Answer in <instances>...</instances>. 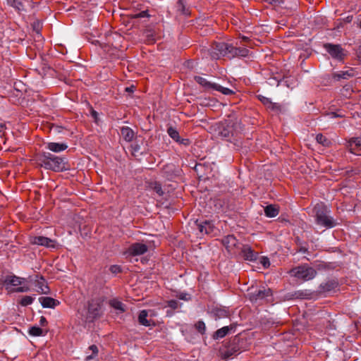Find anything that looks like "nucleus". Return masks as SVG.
<instances>
[{"label":"nucleus","instance_id":"1","mask_svg":"<svg viewBox=\"0 0 361 361\" xmlns=\"http://www.w3.org/2000/svg\"><path fill=\"white\" fill-rule=\"evenodd\" d=\"M36 160L39 166L47 170L61 172L70 169L66 158L56 156L49 152L39 153Z\"/></svg>","mask_w":361,"mask_h":361},{"label":"nucleus","instance_id":"2","mask_svg":"<svg viewBox=\"0 0 361 361\" xmlns=\"http://www.w3.org/2000/svg\"><path fill=\"white\" fill-rule=\"evenodd\" d=\"M290 274L302 281H309L312 279L316 274V271L308 264H304L293 268Z\"/></svg>","mask_w":361,"mask_h":361},{"label":"nucleus","instance_id":"3","mask_svg":"<svg viewBox=\"0 0 361 361\" xmlns=\"http://www.w3.org/2000/svg\"><path fill=\"white\" fill-rule=\"evenodd\" d=\"M194 80L196 82L204 87L205 90H214L221 92L225 95H231L235 93L232 90L227 87H224L216 83L209 82L201 76H195Z\"/></svg>","mask_w":361,"mask_h":361},{"label":"nucleus","instance_id":"4","mask_svg":"<svg viewBox=\"0 0 361 361\" xmlns=\"http://www.w3.org/2000/svg\"><path fill=\"white\" fill-rule=\"evenodd\" d=\"M325 51L333 58L338 62H343L344 58L346 56V51L342 48L340 44H335L331 43H326L324 44Z\"/></svg>","mask_w":361,"mask_h":361},{"label":"nucleus","instance_id":"5","mask_svg":"<svg viewBox=\"0 0 361 361\" xmlns=\"http://www.w3.org/2000/svg\"><path fill=\"white\" fill-rule=\"evenodd\" d=\"M100 305L97 302H89L87 310H84L85 314L81 313L82 319L85 323L93 322L95 319L100 317Z\"/></svg>","mask_w":361,"mask_h":361},{"label":"nucleus","instance_id":"6","mask_svg":"<svg viewBox=\"0 0 361 361\" xmlns=\"http://www.w3.org/2000/svg\"><path fill=\"white\" fill-rule=\"evenodd\" d=\"M338 286L339 283L337 278L328 279L317 288V295H323L324 296H326L328 294L334 293Z\"/></svg>","mask_w":361,"mask_h":361},{"label":"nucleus","instance_id":"7","mask_svg":"<svg viewBox=\"0 0 361 361\" xmlns=\"http://www.w3.org/2000/svg\"><path fill=\"white\" fill-rule=\"evenodd\" d=\"M249 300L252 303H257L263 300H266L268 297L272 295V290L270 288L262 286L258 290L248 293Z\"/></svg>","mask_w":361,"mask_h":361},{"label":"nucleus","instance_id":"8","mask_svg":"<svg viewBox=\"0 0 361 361\" xmlns=\"http://www.w3.org/2000/svg\"><path fill=\"white\" fill-rule=\"evenodd\" d=\"M235 123L231 120L221 122L219 127V135L226 140H230L235 134Z\"/></svg>","mask_w":361,"mask_h":361},{"label":"nucleus","instance_id":"9","mask_svg":"<svg viewBox=\"0 0 361 361\" xmlns=\"http://www.w3.org/2000/svg\"><path fill=\"white\" fill-rule=\"evenodd\" d=\"M181 170L173 164H167L161 170V175L168 180H173L180 176Z\"/></svg>","mask_w":361,"mask_h":361},{"label":"nucleus","instance_id":"10","mask_svg":"<svg viewBox=\"0 0 361 361\" xmlns=\"http://www.w3.org/2000/svg\"><path fill=\"white\" fill-rule=\"evenodd\" d=\"M226 50H228V44L225 42H214L209 49L212 58L217 59L221 56H226Z\"/></svg>","mask_w":361,"mask_h":361},{"label":"nucleus","instance_id":"11","mask_svg":"<svg viewBox=\"0 0 361 361\" xmlns=\"http://www.w3.org/2000/svg\"><path fill=\"white\" fill-rule=\"evenodd\" d=\"M148 251V246L142 243H135L131 244L126 251V254L129 256H139L144 255Z\"/></svg>","mask_w":361,"mask_h":361},{"label":"nucleus","instance_id":"12","mask_svg":"<svg viewBox=\"0 0 361 361\" xmlns=\"http://www.w3.org/2000/svg\"><path fill=\"white\" fill-rule=\"evenodd\" d=\"M317 226H322L326 228H331L336 226V222L332 216L329 214H319L317 209Z\"/></svg>","mask_w":361,"mask_h":361},{"label":"nucleus","instance_id":"13","mask_svg":"<svg viewBox=\"0 0 361 361\" xmlns=\"http://www.w3.org/2000/svg\"><path fill=\"white\" fill-rule=\"evenodd\" d=\"M228 343L232 349L235 350L238 353H240L246 348V340L238 335L234 336Z\"/></svg>","mask_w":361,"mask_h":361},{"label":"nucleus","instance_id":"14","mask_svg":"<svg viewBox=\"0 0 361 361\" xmlns=\"http://www.w3.org/2000/svg\"><path fill=\"white\" fill-rule=\"evenodd\" d=\"M240 255L245 260L254 262L257 260L258 253L255 252L248 245H242L240 247Z\"/></svg>","mask_w":361,"mask_h":361},{"label":"nucleus","instance_id":"15","mask_svg":"<svg viewBox=\"0 0 361 361\" xmlns=\"http://www.w3.org/2000/svg\"><path fill=\"white\" fill-rule=\"evenodd\" d=\"M238 354L235 350H233L229 343L227 342L220 347L219 350V355L222 360H228L232 356Z\"/></svg>","mask_w":361,"mask_h":361},{"label":"nucleus","instance_id":"16","mask_svg":"<svg viewBox=\"0 0 361 361\" xmlns=\"http://www.w3.org/2000/svg\"><path fill=\"white\" fill-rule=\"evenodd\" d=\"M235 329V324H231L230 326H224L218 330H216L212 335V338L214 340H218L219 338H223L226 336H227L232 331H234Z\"/></svg>","mask_w":361,"mask_h":361},{"label":"nucleus","instance_id":"17","mask_svg":"<svg viewBox=\"0 0 361 361\" xmlns=\"http://www.w3.org/2000/svg\"><path fill=\"white\" fill-rule=\"evenodd\" d=\"M221 243L228 250H231L234 247H240L238 240L233 235H228L224 237Z\"/></svg>","mask_w":361,"mask_h":361},{"label":"nucleus","instance_id":"18","mask_svg":"<svg viewBox=\"0 0 361 361\" xmlns=\"http://www.w3.org/2000/svg\"><path fill=\"white\" fill-rule=\"evenodd\" d=\"M30 242L33 245H42L47 247H54V240L51 239L44 237V236H35L30 240Z\"/></svg>","mask_w":361,"mask_h":361},{"label":"nucleus","instance_id":"19","mask_svg":"<svg viewBox=\"0 0 361 361\" xmlns=\"http://www.w3.org/2000/svg\"><path fill=\"white\" fill-rule=\"evenodd\" d=\"M25 281V279L13 276H6L3 281L4 285L6 286V289L9 288L8 286H17L21 285Z\"/></svg>","mask_w":361,"mask_h":361},{"label":"nucleus","instance_id":"20","mask_svg":"<svg viewBox=\"0 0 361 361\" xmlns=\"http://www.w3.org/2000/svg\"><path fill=\"white\" fill-rule=\"evenodd\" d=\"M35 281L36 286L38 288V292L42 294H48L49 293V288L47 284H44L45 279L42 276L36 275Z\"/></svg>","mask_w":361,"mask_h":361},{"label":"nucleus","instance_id":"21","mask_svg":"<svg viewBox=\"0 0 361 361\" xmlns=\"http://www.w3.org/2000/svg\"><path fill=\"white\" fill-rule=\"evenodd\" d=\"M39 300L44 308H54L60 302L51 297H40Z\"/></svg>","mask_w":361,"mask_h":361},{"label":"nucleus","instance_id":"22","mask_svg":"<svg viewBox=\"0 0 361 361\" xmlns=\"http://www.w3.org/2000/svg\"><path fill=\"white\" fill-rule=\"evenodd\" d=\"M198 230L202 233L210 234L214 231V224L207 220H205L197 225Z\"/></svg>","mask_w":361,"mask_h":361},{"label":"nucleus","instance_id":"23","mask_svg":"<svg viewBox=\"0 0 361 361\" xmlns=\"http://www.w3.org/2000/svg\"><path fill=\"white\" fill-rule=\"evenodd\" d=\"M47 148L51 152L58 153L66 150L68 148V145L66 143L51 142L47 144Z\"/></svg>","mask_w":361,"mask_h":361},{"label":"nucleus","instance_id":"24","mask_svg":"<svg viewBox=\"0 0 361 361\" xmlns=\"http://www.w3.org/2000/svg\"><path fill=\"white\" fill-rule=\"evenodd\" d=\"M353 76L354 73L353 68L347 71H339L334 74V78L337 80H340L341 79L348 80Z\"/></svg>","mask_w":361,"mask_h":361},{"label":"nucleus","instance_id":"25","mask_svg":"<svg viewBox=\"0 0 361 361\" xmlns=\"http://www.w3.org/2000/svg\"><path fill=\"white\" fill-rule=\"evenodd\" d=\"M332 141L331 139L321 133H317V153H323V150L320 151L319 149V145H321L323 147H329Z\"/></svg>","mask_w":361,"mask_h":361},{"label":"nucleus","instance_id":"26","mask_svg":"<svg viewBox=\"0 0 361 361\" xmlns=\"http://www.w3.org/2000/svg\"><path fill=\"white\" fill-rule=\"evenodd\" d=\"M121 134L126 142H131L135 135L133 130L128 126L121 128Z\"/></svg>","mask_w":361,"mask_h":361},{"label":"nucleus","instance_id":"27","mask_svg":"<svg viewBox=\"0 0 361 361\" xmlns=\"http://www.w3.org/2000/svg\"><path fill=\"white\" fill-rule=\"evenodd\" d=\"M148 317V311L146 310H141L138 315V322L145 326H151L152 320L147 319Z\"/></svg>","mask_w":361,"mask_h":361},{"label":"nucleus","instance_id":"28","mask_svg":"<svg viewBox=\"0 0 361 361\" xmlns=\"http://www.w3.org/2000/svg\"><path fill=\"white\" fill-rule=\"evenodd\" d=\"M279 209L276 205L269 204L264 207L265 215L268 217H275L279 214Z\"/></svg>","mask_w":361,"mask_h":361},{"label":"nucleus","instance_id":"29","mask_svg":"<svg viewBox=\"0 0 361 361\" xmlns=\"http://www.w3.org/2000/svg\"><path fill=\"white\" fill-rule=\"evenodd\" d=\"M355 147H361V137H352L348 142L347 148L348 150H355Z\"/></svg>","mask_w":361,"mask_h":361},{"label":"nucleus","instance_id":"30","mask_svg":"<svg viewBox=\"0 0 361 361\" xmlns=\"http://www.w3.org/2000/svg\"><path fill=\"white\" fill-rule=\"evenodd\" d=\"M212 313L214 314L215 319H221L225 318L228 316V312L224 308L221 307H215L212 310Z\"/></svg>","mask_w":361,"mask_h":361},{"label":"nucleus","instance_id":"31","mask_svg":"<svg viewBox=\"0 0 361 361\" xmlns=\"http://www.w3.org/2000/svg\"><path fill=\"white\" fill-rule=\"evenodd\" d=\"M109 303L111 307L118 310L120 312H124L126 311L124 304L117 299L110 300Z\"/></svg>","mask_w":361,"mask_h":361},{"label":"nucleus","instance_id":"32","mask_svg":"<svg viewBox=\"0 0 361 361\" xmlns=\"http://www.w3.org/2000/svg\"><path fill=\"white\" fill-rule=\"evenodd\" d=\"M132 154L135 157L137 155H142L145 154V152L141 151V146L138 143V140L136 139L135 142L131 145Z\"/></svg>","mask_w":361,"mask_h":361},{"label":"nucleus","instance_id":"33","mask_svg":"<svg viewBox=\"0 0 361 361\" xmlns=\"http://www.w3.org/2000/svg\"><path fill=\"white\" fill-rule=\"evenodd\" d=\"M7 4L14 8L15 9L20 11L24 10V6L20 0H6Z\"/></svg>","mask_w":361,"mask_h":361},{"label":"nucleus","instance_id":"34","mask_svg":"<svg viewBox=\"0 0 361 361\" xmlns=\"http://www.w3.org/2000/svg\"><path fill=\"white\" fill-rule=\"evenodd\" d=\"M237 47H233L232 44H228V50H226V56L231 59L237 57Z\"/></svg>","mask_w":361,"mask_h":361},{"label":"nucleus","instance_id":"35","mask_svg":"<svg viewBox=\"0 0 361 361\" xmlns=\"http://www.w3.org/2000/svg\"><path fill=\"white\" fill-rule=\"evenodd\" d=\"M28 333L30 336H43V330L36 326H31L29 329Z\"/></svg>","mask_w":361,"mask_h":361},{"label":"nucleus","instance_id":"36","mask_svg":"<svg viewBox=\"0 0 361 361\" xmlns=\"http://www.w3.org/2000/svg\"><path fill=\"white\" fill-rule=\"evenodd\" d=\"M177 10L182 14H188L189 13L188 9L186 8L184 0H178L176 4Z\"/></svg>","mask_w":361,"mask_h":361},{"label":"nucleus","instance_id":"37","mask_svg":"<svg viewBox=\"0 0 361 361\" xmlns=\"http://www.w3.org/2000/svg\"><path fill=\"white\" fill-rule=\"evenodd\" d=\"M167 133L176 142L180 138L179 133L176 130V128L171 126L167 129Z\"/></svg>","mask_w":361,"mask_h":361},{"label":"nucleus","instance_id":"38","mask_svg":"<svg viewBox=\"0 0 361 361\" xmlns=\"http://www.w3.org/2000/svg\"><path fill=\"white\" fill-rule=\"evenodd\" d=\"M152 188L155 191L159 196H162L164 195V191L162 190L161 185L159 182H154L152 183Z\"/></svg>","mask_w":361,"mask_h":361},{"label":"nucleus","instance_id":"39","mask_svg":"<svg viewBox=\"0 0 361 361\" xmlns=\"http://www.w3.org/2000/svg\"><path fill=\"white\" fill-rule=\"evenodd\" d=\"M195 329L197 330L198 332H200L201 334H204L205 333L206 330V326L203 321H198L195 324Z\"/></svg>","mask_w":361,"mask_h":361},{"label":"nucleus","instance_id":"40","mask_svg":"<svg viewBox=\"0 0 361 361\" xmlns=\"http://www.w3.org/2000/svg\"><path fill=\"white\" fill-rule=\"evenodd\" d=\"M249 49L244 47H237L238 57H247L249 55Z\"/></svg>","mask_w":361,"mask_h":361},{"label":"nucleus","instance_id":"41","mask_svg":"<svg viewBox=\"0 0 361 361\" xmlns=\"http://www.w3.org/2000/svg\"><path fill=\"white\" fill-rule=\"evenodd\" d=\"M34 298L32 296L26 295L22 298L20 304L22 306H27L32 303Z\"/></svg>","mask_w":361,"mask_h":361},{"label":"nucleus","instance_id":"42","mask_svg":"<svg viewBox=\"0 0 361 361\" xmlns=\"http://www.w3.org/2000/svg\"><path fill=\"white\" fill-rule=\"evenodd\" d=\"M89 349L92 352V355L86 357L85 360L88 361L94 357L98 354V348L96 345H92L89 347Z\"/></svg>","mask_w":361,"mask_h":361},{"label":"nucleus","instance_id":"43","mask_svg":"<svg viewBox=\"0 0 361 361\" xmlns=\"http://www.w3.org/2000/svg\"><path fill=\"white\" fill-rule=\"evenodd\" d=\"M109 271H111V273H112L113 274H118V273H121L122 272V268L121 266L119 265H117V264H114V265H111L110 267H109Z\"/></svg>","mask_w":361,"mask_h":361},{"label":"nucleus","instance_id":"44","mask_svg":"<svg viewBox=\"0 0 361 361\" xmlns=\"http://www.w3.org/2000/svg\"><path fill=\"white\" fill-rule=\"evenodd\" d=\"M306 210L309 216L314 218L316 217V205H311L310 207H307Z\"/></svg>","mask_w":361,"mask_h":361},{"label":"nucleus","instance_id":"45","mask_svg":"<svg viewBox=\"0 0 361 361\" xmlns=\"http://www.w3.org/2000/svg\"><path fill=\"white\" fill-rule=\"evenodd\" d=\"M258 99L262 102L263 104L266 105L267 106L268 105H272L271 100L264 96L259 95Z\"/></svg>","mask_w":361,"mask_h":361},{"label":"nucleus","instance_id":"46","mask_svg":"<svg viewBox=\"0 0 361 361\" xmlns=\"http://www.w3.org/2000/svg\"><path fill=\"white\" fill-rule=\"evenodd\" d=\"M168 307H171L173 310H176L178 307V301L176 300H171L167 302Z\"/></svg>","mask_w":361,"mask_h":361},{"label":"nucleus","instance_id":"47","mask_svg":"<svg viewBox=\"0 0 361 361\" xmlns=\"http://www.w3.org/2000/svg\"><path fill=\"white\" fill-rule=\"evenodd\" d=\"M147 16H149L147 11H141L138 13H136L135 15H132L131 18H145V17H147Z\"/></svg>","mask_w":361,"mask_h":361},{"label":"nucleus","instance_id":"48","mask_svg":"<svg viewBox=\"0 0 361 361\" xmlns=\"http://www.w3.org/2000/svg\"><path fill=\"white\" fill-rule=\"evenodd\" d=\"M340 116H341L335 112H329L326 115H324L323 117H324V118L334 119V118H336L340 117Z\"/></svg>","mask_w":361,"mask_h":361},{"label":"nucleus","instance_id":"49","mask_svg":"<svg viewBox=\"0 0 361 361\" xmlns=\"http://www.w3.org/2000/svg\"><path fill=\"white\" fill-rule=\"evenodd\" d=\"M177 142L184 145V146H188L191 142L189 139L188 138H181L180 137V138L178 139V140L176 141Z\"/></svg>","mask_w":361,"mask_h":361},{"label":"nucleus","instance_id":"50","mask_svg":"<svg viewBox=\"0 0 361 361\" xmlns=\"http://www.w3.org/2000/svg\"><path fill=\"white\" fill-rule=\"evenodd\" d=\"M63 130H64V128L63 127L59 126H53L51 128V131L54 133H61Z\"/></svg>","mask_w":361,"mask_h":361},{"label":"nucleus","instance_id":"51","mask_svg":"<svg viewBox=\"0 0 361 361\" xmlns=\"http://www.w3.org/2000/svg\"><path fill=\"white\" fill-rule=\"evenodd\" d=\"M146 37H147V40L149 43H154L155 42V38H154L153 34L150 33L149 31L147 32Z\"/></svg>","mask_w":361,"mask_h":361},{"label":"nucleus","instance_id":"52","mask_svg":"<svg viewBox=\"0 0 361 361\" xmlns=\"http://www.w3.org/2000/svg\"><path fill=\"white\" fill-rule=\"evenodd\" d=\"M294 295L297 298L303 299V298H306L307 297L308 294L303 293L302 291H298V292L295 293Z\"/></svg>","mask_w":361,"mask_h":361},{"label":"nucleus","instance_id":"53","mask_svg":"<svg viewBox=\"0 0 361 361\" xmlns=\"http://www.w3.org/2000/svg\"><path fill=\"white\" fill-rule=\"evenodd\" d=\"M90 114H91L92 117L94 119V121L96 123H97L98 119H99V118H98V116H99L98 113L95 110H94L92 108H91V109H90Z\"/></svg>","mask_w":361,"mask_h":361},{"label":"nucleus","instance_id":"54","mask_svg":"<svg viewBox=\"0 0 361 361\" xmlns=\"http://www.w3.org/2000/svg\"><path fill=\"white\" fill-rule=\"evenodd\" d=\"M351 154L356 156H361V147H355V150H348Z\"/></svg>","mask_w":361,"mask_h":361},{"label":"nucleus","instance_id":"55","mask_svg":"<svg viewBox=\"0 0 361 361\" xmlns=\"http://www.w3.org/2000/svg\"><path fill=\"white\" fill-rule=\"evenodd\" d=\"M264 267H268L270 265L269 259L267 257H263L261 260Z\"/></svg>","mask_w":361,"mask_h":361},{"label":"nucleus","instance_id":"56","mask_svg":"<svg viewBox=\"0 0 361 361\" xmlns=\"http://www.w3.org/2000/svg\"><path fill=\"white\" fill-rule=\"evenodd\" d=\"M28 290V288L25 286H20L14 290L15 292L18 293H23L27 292Z\"/></svg>","mask_w":361,"mask_h":361},{"label":"nucleus","instance_id":"57","mask_svg":"<svg viewBox=\"0 0 361 361\" xmlns=\"http://www.w3.org/2000/svg\"><path fill=\"white\" fill-rule=\"evenodd\" d=\"M269 4L273 5H279L283 2V0H266Z\"/></svg>","mask_w":361,"mask_h":361},{"label":"nucleus","instance_id":"58","mask_svg":"<svg viewBox=\"0 0 361 361\" xmlns=\"http://www.w3.org/2000/svg\"><path fill=\"white\" fill-rule=\"evenodd\" d=\"M47 323L48 322L47 321V319L44 316H42L39 319L40 326H45L47 324Z\"/></svg>","mask_w":361,"mask_h":361},{"label":"nucleus","instance_id":"59","mask_svg":"<svg viewBox=\"0 0 361 361\" xmlns=\"http://www.w3.org/2000/svg\"><path fill=\"white\" fill-rule=\"evenodd\" d=\"M353 20V16L352 15H348L346 17H344L343 18V20L345 22V23H349L352 21Z\"/></svg>","mask_w":361,"mask_h":361},{"label":"nucleus","instance_id":"60","mask_svg":"<svg viewBox=\"0 0 361 361\" xmlns=\"http://www.w3.org/2000/svg\"><path fill=\"white\" fill-rule=\"evenodd\" d=\"M188 294L186 293H180L178 297L179 299L180 300H188Z\"/></svg>","mask_w":361,"mask_h":361},{"label":"nucleus","instance_id":"61","mask_svg":"<svg viewBox=\"0 0 361 361\" xmlns=\"http://www.w3.org/2000/svg\"><path fill=\"white\" fill-rule=\"evenodd\" d=\"M135 90V86L131 85L130 87H127L125 88V91L127 92H133Z\"/></svg>","mask_w":361,"mask_h":361},{"label":"nucleus","instance_id":"62","mask_svg":"<svg viewBox=\"0 0 361 361\" xmlns=\"http://www.w3.org/2000/svg\"><path fill=\"white\" fill-rule=\"evenodd\" d=\"M357 56L358 59L361 61V44L358 47L357 50Z\"/></svg>","mask_w":361,"mask_h":361},{"label":"nucleus","instance_id":"63","mask_svg":"<svg viewBox=\"0 0 361 361\" xmlns=\"http://www.w3.org/2000/svg\"><path fill=\"white\" fill-rule=\"evenodd\" d=\"M267 107L269 109H271L272 110H275V109H278V107L276 106V104L274 103H272V105H268Z\"/></svg>","mask_w":361,"mask_h":361},{"label":"nucleus","instance_id":"64","mask_svg":"<svg viewBox=\"0 0 361 361\" xmlns=\"http://www.w3.org/2000/svg\"><path fill=\"white\" fill-rule=\"evenodd\" d=\"M199 167H202V165L200 164H197L194 168V169L197 172L198 170H200V168Z\"/></svg>","mask_w":361,"mask_h":361}]
</instances>
